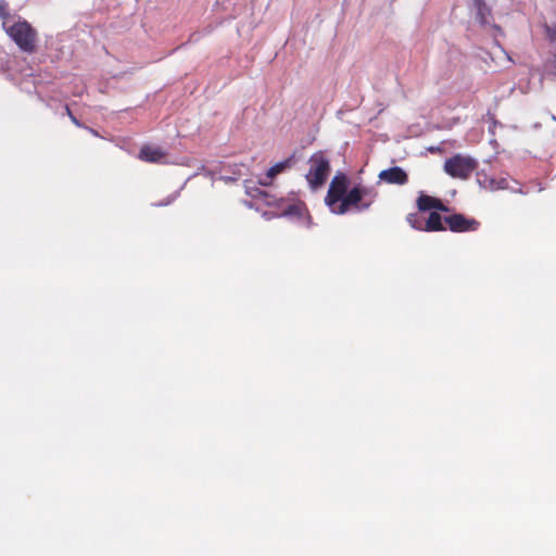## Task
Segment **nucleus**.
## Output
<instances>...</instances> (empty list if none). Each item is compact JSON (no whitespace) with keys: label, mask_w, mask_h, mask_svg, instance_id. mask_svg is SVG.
<instances>
[{"label":"nucleus","mask_w":556,"mask_h":556,"mask_svg":"<svg viewBox=\"0 0 556 556\" xmlns=\"http://www.w3.org/2000/svg\"><path fill=\"white\" fill-rule=\"evenodd\" d=\"M473 4L476 8V20L481 26H486L491 24L492 21V11L486 5L484 0H473Z\"/></svg>","instance_id":"9"},{"label":"nucleus","mask_w":556,"mask_h":556,"mask_svg":"<svg viewBox=\"0 0 556 556\" xmlns=\"http://www.w3.org/2000/svg\"><path fill=\"white\" fill-rule=\"evenodd\" d=\"M417 207L420 212L437 210L440 212H448L450 208L442 202L441 199L420 193L416 201Z\"/></svg>","instance_id":"7"},{"label":"nucleus","mask_w":556,"mask_h":556,"mask_svg":"<svg viewBox=\"0 0 556 556\" xmlns=\"http://www.w3.org/2000/svg\"><path fill=\"white\" fill-rule=\"evenodd\" d=\"M448 229L453 232L476 231L480 223L475 218H468L464 214L455 213L444 218Z\"/></svg>","instance_id":"5"},{"label":"nucleus","mask_w":556,"mask_h":556,"mask_svg":"<svg viewBox=\"0 0 556 556\" xmlns=\"http://www.w3.org/2000/svg\"><path fill=\"white\" fill-rule=\"evenodd\" d=\"M3 28L23 52L31 54L37 50L38 33L27 21L18 20L10 26L3 22Z\"/></svg>","instance_id":"2"},{"label":"nucleus","mask_w":556,"mask_h":556,"mask_svg":"<svg viewBox=\"0 0 556 556\" xmlns=\"http://www.w3.org/2000/svg\"><path fill=\"white\" fill-rule=\"evenodd\" d=\"M166 157V152L159 147L146 144L140 149L139 159L148 163H161Z\"/></svg>","instance_id":"8"},{"label":"nucleus","mask_w":556,"mask_h":556,"mask_svg":"<svg viewBox=\"0 0 556 556\" xmlns=\"http://www.w3.org/2000/svg\"><path fill=\"white\" fill-rule=\"evenodd\" d=\"M507 187H508V182L505 178H501L498 180H495V179L490 180V188L492 190L505 189Z\"/></svg>","instance_id":"13"},{"label":"nucleus","mask_w":556,"mask_h":556,"mask_svg":"<svg viewBox=\"0 0 556 556\" xmlns=\"http://www.w3.org/2000/svg\"><path fill=\"white\" fill-rule=\"evenodd\" d=\"M64 111H65V114L70 117V119L72 121V123L74 125H76L77 127H83V124L80 123L79 119H77V117L73 114V112L71 111L70 106L66 104L65 108H64Z\"/></svg>","instance_id":"14"},{"label":"nucleus","mask_w":556,"mask_h":556,"mask_svg":"<svg viewBox=\"0 0 556 556\" xmlns=\"http://www.w3.org/2000/svg\"><path fill=\"white\" fill-rule=\"evenodd\" d=\"M443 218L438 212H431L425 223L424 231H444Z\"/></svg>","instance_id":"11"},{"label":"nucleus","mask_w":556,"mask_h":556,"mask_svg":"<svg viewBox=\"0 0 556 556\" xmlns=\"http://www.w3.org/2000/svg\"><path fill=\"white\" fill-rule=\"evenodd\" d=\"M443 167L452 178L466 180L477 169L478 162L469 155L455 154L445 160Z\"/></svg>","instance_id":"4"},{"label":"nucleus","mask_w":556,"mask_h":556,"mask_svg":"<svg viewBox=\"0 0 556 556\" xmlns=\"http://www.w3.org/2000/svg\"><path fill=\"white\" fill-rule=\"evenodd\" d=\"M293 164V156L286 159L282 162H279L271 166L267 173H266V180L261 181L263 186L270 185V181L280 173L286 170L287 168H290Z\"/></svg>","instance_id":"10"},{"label":"nucleus","mask_w":556,"mask_h":556,"mask_svg":"<svg viewBox=\"0 0 556 556\" xmlns=\"http://www.w3.org/2000/svg\"><path fill=\"white\" fill-rule=\"evenodd\" d=\"M350 178L344 173H337L330 181L325 203L330 212L344 215L354 210L365 212L371 207L378 198V192L362 184H356L350 189Z\"/></svg>","instance_id":"1"},{"label":"nucleus","mask_w":556,"mask_h":556,"mask_svg":"<svg viewBox=\"0 0 556 556\" xmlns=\"http://www.w3.org/2000/svg\"><path fill=\"white\" fill-rule=\"evenodd\" d=\"M406 220L414 229L424 231L425 224L421 222L417 213L408 214Z\"/></svg>","instance_id":"12"},{"label":"nucleus","mask_w":556,"mask_h":556,"mask_svg":"<svg viewBox=\"0 0 556 556\" xmlns=\"http://www.w3.org/2000/svg\"><path fill=\"white\" fill-rule=\"evenodd\" d=\"M308 172L305 175L309 187L313 190L320 188L327 180L330 173V161L323 151H317L308 160Z\"/></svg>","instance_id":"3"},{"label":"nucleus","mask_w":556,"mask_h":556,"mask_svg":"<svg viewBox=\"0 0 556 556\" xmlns=\"http://www.w3.org/2000/svg\"><path fill=\"white\" fill-rule=\"evenodd\" d=\"M378 178L383 182L399 186H403L408 181L407 173L399 166L381 170Z\"/></svg>","instance_id":"6"},{"label":"nucleus","mask_w":556,"mask_h":556,"mask_svg":"<svg viewBox=\"0 0 556 556\" xmlns=\"http://www.w3.org/2000/svg\"><path fill=\"white\" fill-rule=\"evenodd\" d=\"M9 16L8 5L4 2H0V17L7 18Z\"/></svg>","instance_id":"15"}]
</instances>
